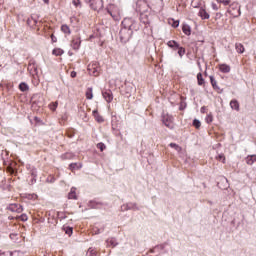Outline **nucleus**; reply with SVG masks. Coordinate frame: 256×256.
Segmentation results:
<instances>
[{"label":"nucleus","mask_w":256,"mask_h":256,"mask_svg":"<svg viewBox=\"0 0 256 256\" xmlns=\"http://www.w3.org/2000/svg\"><path fill=\"white\" fill-rule=\"evenodd\" d=\"M121 43H129L131 37L133 36V31L127 28V25L124 24V27L119 32Z\"/></svg>","instance_id":"obj_1"},{"label":"nucleus","mask_w":256,"mask_h":256,"mask_svg":"<svg viewBox=\"0 0 256 256\" xmlns=\"http://www.w3.org/2000/svg\"><path fill=\"white\" fill-rule=\"evenodd\" d=\"M122 25H126V27L132 31H139V29H141V25L139 24V22L128 18V19H124V21L122 22Z\"/></svg>","instance_id":"obj_2"},{"label":"nucleus","mask_w":256,"mask_h":256,"mask_svg":"<svg viewBox=\"0 0 256 256\" xmlns=\"http://www.w3.org/2000/svg\"><path fill=\"white\" fill-rule=\"evenodd\" d=\"M162 123L165 127H168V129H173V116L162 114Z\"/></svg>","instance_id":"obj_3"},{"label":"nucleus","mask_w":256,"mask_h":256,"mask_svg":"<svg viewBox=\"0 0 256 256\" xmlns=\"http://www.w3.org/2000/svg\"><path fill=\"white\" fill-rule=\"evenodd\" d=\"M121 211H139V206L137 203L128 202L121 206Z\"/></svg>","instance_id":"obj_4"},{"label":"nucleus","mask_w":256,"mask_h":256,"mask_svg":"<svg viewBox=\"0 0 256 256\" xmlns=\"http://www.w3.org/2000/svg\"><path fill=\"white\" fill-rule=\"evenodd\" d=\"M102 97L107 103H111L113 101V92L109 89L102 90Z\"/></svg>","instance_id":"obj_5"},{"label":"nucleus","mask_w":256,"mask_h":256,"mask_svg":"<svg viewBox=\"0 0 256 256\" xmlns=\"http://www.w3.org/2000/svg\"><path fill=\"white\" fill-rule=\"evenodd\" d=\"M8 211H12V213H23V206L21 204H10Z\"/></svg>","instance_id":"obj_6"},{"label":"nucleus","mask_w":256,"mask_h":256,"mask_svg":"<svg viewBox=\"0 0 256 256\" xmlns=\"http://www.w3.org/2000/svg\"><path fill=\"white\" fill-rule=\"evenodd\" d=\"M71 47L75 50V51H79V48L81 47V38L80 37H76L72 40L71 42Z\"/></svg>","instance_id":"obj_7"},{"label":"nucleus","mask_w":256,"mask_h":256,"mask_svg":"<svg viewBox=\"0 0 256 256\" xmlns=\"http://www.w3.org/2000/svg\"><path fill=\"white\" fill-rule=\"evenodd\" d=\"M87 205L90 209H101V205H103V203L90 200Z\"/></svg>","instance_id":"obj_8"},{"label":"nucleus","mask_w":256,"mask_h":256,"mask_svg":"<svg viewBox=\"0 0 256 256\" xmlns=\"http://www.w3.org/2000/svg\"><path fill=\"white\" fill-rule=\"evenodd\" d=\"M106 245H107V247L115 248V247H117V245H119V242H117L116 238H108L106 240Z\"/></svg>","instance_id":"obj_9"},{"label":"nucleus","mask_w":256,"mask_h":256,"mask_svg":"<svg viewBox=\"0 0 256 256\" xmlns=\"http://www.w3.org/2000/svg\"><path fill=\"white\" fill-rule=\"evenodd\" d=\"M92 114H93V117L95 118V120L97 121V123H104L105 122V119H103V116H101L99 114V111L93 110Z\"/></svg>","instance_id":"obj_10"},{"label":"nucleus","mask_w":256,"mask_h":256,"mask_svg":"<svg viewBox=\"0 0 256 256\" xmlns=\"http://www.w3.org/2000/svg\"><path fill=\"white\" fill-rule=\"evenodd\" d=\"M168 47H170V49H173L174 51H177V49H179V47H181L177 41L175 40H170L167 42Z\"/></svg>","instance_id":"obj_11"},{"label":"nucleus","mask_w":256,"mask_h":256,"mask_svg":"<svg viewBox=\"0 0 256 256\" xmlns=\"http://www.w3.org/2000/svg\"><path fill=\"white\" fill-rule=\"evenodd\" d=\"M219 70L221 73H230L231 72V66L227 64H220L219 65Z\"/></svg>","instance_id":"obj_12"},{"label":"nucleus","mask_w":256,"mask_h":256,"mask_svg":"<svg viewBox=\"0 0 256 256\" xmlns=\"http://www.w3.org/2000/svg\"><path fill=\"white\" fill-rule=\"evenodd\" d=\"M230 107L231 109H233L234 111H239V101H237V99H233L230 101Z\"/></svg>","instance_id":"obj_13"},{"label":"nucleus","mask_w":256,"mask_h":256,"mask_svg":"<svg viewBox=\"0 0 256 256\" xmlns=\"http://www.w3.org/2000/svg\"><path fill=\"white\" fill-rule=\"evenodd\" d=\"M198 15L201 17V19H209L210 17L209 13H207V11L203 8L199 10Z\"/></svg>","instance_id":"obj_14"},{"label":"nucleus","mask_w":256,"mask_h":256,"mask_svg":"<svg viewBox=\"0 0 256 256\" xmlns=\"http://www.w3.org/2000/svg\"><path fill=\"white\" fill-rule=\"evenodd\" d=\"M140 21L144 25H149L151 23V21H149V16L147 14H141L140 15Z\"/></svg>","instance_id":"obj_15"},{"label":"nucleus","mask_w":256,"mask_h":256,"mask_svg":"<svg viewBox=\"0 0 256 256\" xmlns=\"http://www.w3.org/2000/svg\"><path fill=\"white\" fill-rule=\"evenodd\" d=\"M77 188L72 187L68 193V199H77Z\"/></svg>","instance_id":"obj_16"},{"label":"nucleus","mask_w":256,"mask_h":256,"mask_svg":"<svg viewBox=\"0 0 256 256\" xmlns=\"http://www.w3.org/2000/svg\"><path fill=\"white\" fill-rule=\"evenodd\" d=\"M210 83L215 91H221V88H219V86L217 85V80H215V77L210 76Z\"/></svg>","instance_id":"obj_17"},{"label":"nucleus","mask_w":256,"mask_h":256,"mask_svg":"<svg viewBox=\"0 0 256 256\" xmlns=\"http://www.w3.org/2000/svg\"><path fill=\"white\" fill-rule=\"evenodd\" d=\"M182 31L184 35H191V26L189 24H183Z\"/></svg>","instance_id":"obj_18"},{"label":"nucleus","mask_w":256,"mask_h":256,"mask_svg":"<svg viewBox=\"0 0 256 256\" xmlns=\"http://www.w3.org/2000/svg\"><path fill=\"white\" fill-rule=\"evenodd\" d=\"M235 49H236L237 53H240V54L245 53V46H243V44H241V43H236Z\"/></svg>","instance_id":"obj_19"},{"label":"nucleus","mask_w":256,"mask_h":256,"mask_svg":"<svg viewBox=\"0 0 256 256\" xmlns=\"http://www.w3.org/2000/svg\"><path fill=\"white\" fill-rule=\"evenodd\" d=\"M19 90L22 91V93H25L26 91H29V85L25 82H21L19 84Z\"/></svg>","instance_id":"obj_20"},{"label":"nucleus","mask_w":256,"mask_h":256,"mask_svg":"<svg viewBox=\"0 0 256 256\" xmlns=\"http://www.w3.org/2000/svg\"><path fill=\"white\" fill-rule=\"evenodd\" d=\"M62 33H65L66 35H71V28L67 24H64L61 26Z\"/></svg>","instance_id":"obj_21"},{"label":"nucleus","mask_w":256,"mask_h":256,"mask_svg":"<svg viewBox=\"0 0 256 256\" xmlns=\"http://www.w3.org/2000/svg\"><path fill=\"white\" fill-rule=\"evenodd\" d=\"M256 162V155H251L246 157V163L247 165H253V163Z\"/></svg>","instance_id":"obj_22"},{"label":"nucleus","mask_w":256,"mask_h":256,"mask_svg":"<svg viewBox=\"0 0 256 256\" xmlns=\"http://www.w3.org/2000/svg\"><path fill=\"white\" fill-rule=\"evenodd\" d=\"M87 256H97V250L93 247H90L86 253Z\"/></svg>","instance_id":"obj_23"},{"label":"nucleus","mask_w":256,"mask_h":256,"mask_svg":"<svg viewBox=\"0 0 256 256\" xmlns=\"http://www.w3.org/2000/svg\"><path fill=\"white\" fill-rule=\"evenodd\" d=\"M177 49H178V52H177V53H178L180 59H183V56H184L185 53H186L185 47L179 46V48H177Z\"/></svg>","instance_id":"obj_24"},{"label":"nucleus","mask_w":256,"mask_h":256,"mask_svg":"<svg viewBox=\"0 0 256 256\" xmlns=\"http://www.w3.org/2000/svg\"><path fill=\"white\" fill-rule=\"evenodd\" d=\"M197 80H198V85H204L205 84V79H203V74L198 73L197 74Z\"/></svg>","instance_id":"obj_25"},{"label":"nucleus","mask_w":256,"mask_h":256,"mask_svg":"<svg viewBox=\"0 0 256 256\" xmlns=\"http://www.w3.org/2000/svg\"><path fill=\"white\" fill-rule=\"evenodd\" d=\"M52 53H53L54 55H56V57H59V56L63 55L64 51H63V49L55 48V49L52 51Z\"/></svg>","instance_id":"obj_26"},{"label":"nucleus","mask_w":256,"mask_h":256,"mask_svg":"<svg viewBox=\"0 0 256 256\" xmlns=\"http://www.w3.org/2000/svg\"><path fill=\"white\" fill-rule=\"evenodd\" d=\"M64 231H65L66 235H69V237H71L73 235V227H71V226L64 227Z\"/></svg>","instance_id":"obj_27"},{"label":"nucleus","mask_w":256,"mask_h":256,"mask_svg":"<svg viewBox=\"0 0 256 256\" xmlns=\"http://www.w3.org/2000/svg\"><path fill=\"white\" fill-rule=\"evenodd\" d=\"M86 99H93V88H88L86 91Z\"/></svg>","instance_id":"obj_28"},{"label":"nucleus","mask_w":256,"mask_h":256,"mask_svg":"<svg viewBox=\"0 0 256 256\" xmlns=\"http://www.w3.org/2000/svg\"><path fill=\"white\" fill-rule=\"evenodd\" d=\"M169 23L172 25V27H174V29H177V27H179V20L171 19Z\"/></svg>","instance_id":"obj_29"},{"label":"nucleus","mask_w":256,"mask_h":256,"mask_svg":"<svg viewBox=\"0 0 256 256\" xmlns=\"http://www.w3.org/2000/svg\"><path fill=\"white\" fill-rule=\"evenodd\" d=\"M230 15H233V17H241V7L238 8L237 13L238 14H233L231 10L227 11Z\"/></svg>","instance_id":"obj_30"},{"label":"nucleus","mask_w":256,"mask_h":256,"mask_svg":"<svg viewBox=\"0 0 256 256\" xmlns=\"http://www.w3.org/2000/svg\"><path fill=\"white\" fill-rule=\"evenodd\" d=\"M193 127H195L196 129H199L201 127V121L194 119L193 123H192Z\"/></svg>","instance_id":"obj_31"},{"label":"nucleus","mask_w":256,"mask_h":256,"mask_svg":"<svg viewBox=\"0 0 256 256\" xmlns=\"http://www.w3.org/2000/svg\"><path fill=\"white\" fill-rule=\"evenodd\" d=\"M66 135L69 139H73L75 137V130H67Z\"/></svg>","instance_id":"obj_32"},{"label":"nucleus","mask_w":256,"mask_h":256,"mask_svg":"<svg viewBox=\"0 0 256 256\" xmlns=\"http://www.w3.org/2000/svg\"><path fill=\"white\" fill-rule=\"evenodd\" d=\"M55 181H57V179L53 175L48 176L46 179V183H55Z\"/></svg>","instance_id":"obj_33"},{"label":"nucleus","mask_w":256,"mask_h":256,"mask_svg":"<svg viewBox=\"0 0 256 256\" xmlns=\"http://www.w3.org/2000/svg\"><path fill=\"white\" fill-rule=\"evenodd\" d=\"M106 148H107V146H105V144L103 142H100L97 144V149H99L100 151H103Z\"/></svg>","instance_id":"obj_34"},{"label":"nucleus","mask_w":256,"mask_h":256,"mask_svg":"<svg viewBox=\"0 0 256 256\" xmlns=\"http://www.w3.org/2000/svg\"><path fill=\"white\" fill-rule=\"evenodd\" d=\"M216 159L218 161H221L222 163H225V154H219Z\"/></svg>","instance_id":"obj_35"},{"label":"nucleus","mask_w":256,"mask_h":256,"mask_svg":"<svg viewBox=\"0 0 256 256\" xmlns=\"http://www.w3.org/2000/svg\"><path fill=\"white\" fill-rule=\"evenodd\" d=\"M169 146L172 147V149H175L176 151H179L181 149V147L176 143H170Z\"/></svg>","instance_id":"obj_36"},{"label":"nucleus","mask_w":256,"mask_h":256,"mask_svg":"<svg viewBox=\"0 0 256 256\" xmlns=\"http://www.w3.org/2000/svg\"><path fill=\"white\" fill-rule=\"evenodd\" d=\"M79 168V166L77 165V163H71L70 165H69V169L71 170V171H74V169H78Z\"/></svg>","instance_id":"obj_37"},{"label":"nucleus","mask_w":256,"mask_h":256,"mask_svg":"<svg viewBox=\"0 0 256 256\" xmlns=\"http://www.w3.org/2000/svg\"><path fill=\"white\" fill-rule=\"evenodd\" d=\"M18 219H20V221H27V219H29V218L27 217V214H21V215L18 217Z\"/></svg>","instance_id":"obj_38"},{"label":"nucleus","mask_w":256,"mask_h":256,"mask_svg":"<svg viewBox=\"0 0 256 256\" xmlns=\"http://www.w3.org/2000/svg\"><path fill=\"white\" fill-rule=\"evenodd\" d=\"M72 3L74 7H79V5H81V0H73Z\"/></svg>","instance_id":"obj_39"},{"label":"nucleus","mask_w":256,"mask_h":256,"mask_svg":"<svg viewBox=\"0 0 256 256\" xmlns=\"http://www.w3.org/2000/svg\"><path fill=\"white\" fill-rule=\"evenodd\" d=\"M231 9H237L238 7V4L236 2H233L231 5H230Z\"/></svg>","instance_id":"obj_40"},{"label":"nucleus","mask_w":256,"mask_h":256,"mask_svg":"<svg viewBox=\"0 0 256 256\" xmlns=\"http://www.w3.org/2000/svg\"><path fill=\"white\" fill-rule=\"evenodd\" d=\"M70 77H72V79H75V77H77V72L72 71V72L70 73Z\"/></svg>","instance_id":"obj_41"},{"label":"nucleus","mask_w":256,"mask_h":256,"mask_svg":"<svg viewBox=\"0 0 256 256\" xmlns=\"http://www.w3.org/2000/svg\"><path fill=\"white\" fill-rule=\"evenodd\" d=\"M222 4H224L225 6L230 5L231 0H223Z\"/></svg>","instance_id":"obj_42"},{"label":"nucleus","mask_w":256,"mask_h":256,"mask_svg":"<svg viewBox=\"0 0 256 256\" xmlns=\"http://www.w3.org/2000/svg\"><path fill=\"white\" fill-rule=\"evenodd\" d=\"M212 9H213L214 11H218V10H219V7L217 6V4L213 3V4H212Z\"/></svg>","instance_id":"obj_43"},{"label":"nucleus","mask_w":256,"mask_h":256,"mask_svg":"<svg viewBox=\"0 0 256 256\" xmlns=\"http://www.w3.org/2000/svg\"><path fill=\"white\" fill-rule=\"evenodd\" d=\"M206 121H207V123H212L213 122V117L212 116H208L206 118Z\"/></svg>","instance_id":"obj_44"},{"label":"nucleus","mask_w":256,"mask_h":256,"mask_svg":"<svg viewBox=\"0 0 256 256\" xmlns=\"http://www.w3.org/2000/svg\"><path fill=\"white\" fill-rule=\"evenodd\" d=\"M51 40H52L53 43H57V37H55L53 35L51 36Z\"/></svg>","instance_id":"obj_45"},{"label":"nucleus","mask_w":256,"mask_h":256,"mask_svg":"<svg viewBox=\"0 0 256 256\" xmlns=\"http://www.w3.org/2000/svg\"><path fill=\"white\" fill-rule=\"evenodd\" d=\"M206 109H207V108H206L205 106H203V107H201L200 112H201V113H205Z\"/></svg>","instance_id":"obj_46"},{"label":"nucleus","mask_w":256,"mask_h":256,"mask_svg":"<svg viewBox=\"0 0 256 256\" xmlns=\"http://www.w3.org/2000/svg\"><path fill=\"white\" fill-rule=\"evenodd\" d=\"M55 109H57V102L53 104L52 111H55Z\"/></svg>","instance_id":"obj_47"},{"label":"nucleus","mask_w":256,"mask_h":256,"mask_svg":"<svg viewBox=\"0 0 256 256\" xmlns=\"http://www.w3.org/2000/svg\"><path fill=\"white\" fill-rule=\"evenodd\" d=\"M43 3H45L46 5H49V0H43Z\"/></svg>","instance_id":"obj_48"},{"label":"nucleus","mask_w":256,"mask_h":256,"mask_svg":"<svg viewBox=\"0 0 256 256\" xmlns=\"http://www.w3.org/2000/svg\"><path fill=\"white\" fill-rule=\"evenodd\" d=\"M179 109H180V111H183V109H185V107L180 106Z\"/></svg>","instance_id":"obj_49"},{"label":"nucleus","mask_w":256,"mask_h":256,"mask_svg":"<svg viewBox=\"0 0 256 256\" xmlns=\"http://www.w3.org/2000/svg\"><path fill=\"white\" fill-rule=\"evenodd\" d=\"M5 255V252L0 251V256Z\"/></svg>","instance_id":"obj_50"},{"label":"nucleus","mask_w":256,"mask_h":256,"mask_svg":"<svg viewBox=\"0 0 256 256\" xmlns=\"http://www.w3.org/2000/svg\"><path fill=\"white\" fill-rule=\"evenodd\" d=\"M34 119L35 121H40L39 117H35Z\"/></svg>","instance_id":"obj_51"},{"label":"nucleus","mask_w":256,"mask_h":256,"mask_svg":"<svg viewBox=\"0 0 256 256\" xmlns=\"http://www.w3.org/2000/svg\"><path fill=\"white\" fill-rule=\"evenodd\" d=\"M217 3H223V0H217Z\"/></svg>","instance_id":"obj_52"},{"label":"nucleus","mask_w":256,"mask_h":256,"mask_svg":"<svg viewBox=\"0 0 256 256\" xmlns=\"http://www.w3.org/2000/svg\"><path fill=\"white\" fill-rule=\"evenodd\" d=\"M108 13L111 15V17H113V14L110 11H108Z\"/></svg>","instance_id":"obj_53"},{"label":"nucleus","mask_w":256,"mask_h":256,"mask_svg":"<svg viewBox=\"0 0 256 256\" xmlns=\"http://www.w3.org/2000/svg\"><path fill=\"white\" fill-rule=\"evenodd\" d=\"M67 155H69V154H66V159H69V156H67Z\"/></svg>","instance_id":"obj_54"},{"label":"nucleus","mask_w":256,"mask_h":256,"mask_svg":"<svg viewBox=\"0 0 256 256\" xmlns=\"http://www.w3.org/2000/svg\"><path fill=\"white\" fill-rule=\"evenodd\" d=\"M220 93H223V90H220Z\"/></svg>","instance_id":"obj_55"},{"label":"nucleus","mask_w":256,"mask_h":256,"mask_svg":"<svg viewBox=\"0 0 256 256\" xmlns=\"http://www.w3.org/2000/svg\"><path fill=\"white\" fill-rule=\"evenodd\" d=\"M33 181H36L35 179H32V183H33Z\"/></svg>","instance_id":"obj_56"},{"label":"nucleus","mask_w":256,"mask_h":256,"mask_svg":"<svg viewBox=\"0 0 256 256\" xmlns=\"http://www.w3.org/2000/svg\"><path fill=\"white\" fill-rule=\"evenodd\" d=\"M2 187L1 183H0V188Z\"/></svg>","instance_id":"obj_57"}]
</instances>
